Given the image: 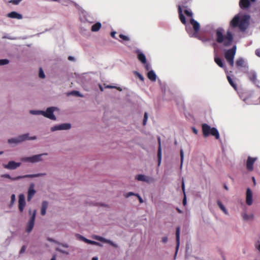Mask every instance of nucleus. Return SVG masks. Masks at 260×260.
Listing matches in <instances>:
<instances>
[{"label": "nucleus", "mask_w": 260, "mask_h": 260, "mask_svg": "<svg viewBox=\"0 0 260 260\" xmlns=\"http://www.w3.org/2000/svg\"><path fill=\"white\" fill-rule=\"evenodd\" d=\"M224 30L221 27H219L215 30L216 41L218 43H223L225 47L231 46L233 43L234 37L232 32L228 30L226 35H223Z\"/></svg>", "instance_id": "f257e3e1"}, {"label": "nucleus", "mask_w": 260, "mask_h": 260, "mask_svg": "<svg viewBox=\"0 0 260 260\" xmlns=\"http://www.w3.org/2000/svg\"><path fill=\"white\" fill-rule=\"evenodd\" d=\"M249 15H243L240 18L239 15H237L230 22V27L232 28L239 27L242 31H244L249 25Z\"/></svg>", "instance_id": "f03ea898"}, {"label": "nucleus", "mask_w": 260, "mask_h": 260, "mask_svg": "<svg viewBox=\"0 0 260 260\" xmlns=\"http://www.w3.org/2000/svg\"><path fill=\"white\" fill-rule=\"evenodd\" d=\"M203 134L204 137H207L209 135L214 136L216 139L219 138V134L217 129L215 127H211L206 123H204L202 125Z\"/></svg>", "instance_id": "7ed1b4c3"}, {"label": "nucleus", "mask_w": 260, "mask_h": 260, "mask_svg": "<svg viewBox=\"0 0 260 260\" xmlns=\"http://www.w3.org/2000/svg\"><path fill=\"white\" fill-rule=\"evenodd\" d=\"M236 46H234L231 49L227 50L224 53V57L231 67L234 64V59L236 52Z\"/></svg>", "instance_id": "20e7f679"}, {"label": "nucleus", "mask_w": 260, "mask_h": 260, "mask_svg": "<svg viewBox=\"0 0 260 260\" xmlns=\"http://www.w3.org/2000/svg\"><path fill=\"white\" fill-rule=\"evenodd\" d=\"M46 175V173H38L35 174H29V175H25L23 176H19L16 177H12L9 174H4L2 175V177L8 178L12 181L18 180L22 178H35L40 176H43Z\"/></svg>", "instance_id": "39448f33"}, {"label": "nucleus", "mask_w": 260, "mask_h": 260, "mask_svg": "<svg viewBox=\"0 0 260 260\" xmlns=\"http://www.w3.org/2000/svg\"><path fill=\"white\" fill-rule=\"evenodd\" d=\"M55 108L53 107L48 108L46 111H30V113L32 114H38L41 113L44 116L48 118L51 120H56V117L55 115L53 114V112L54 111Z\"/></svg>", "instance_id": "423d86ee"}, {"label": "nucleus", "mask_w": 260, "mask_h": 260, "mask_svg": "<svg viewBox=\"0 0 260 260\" xmlns=\"http://www.w3.org/2000/svg\"><path fill=\"white\" fill-rule=\"evenodd\" d=\"M28 135V134H25L19 136L17 138L10 139L8 140V143L10 144H18L26 140H35L37 138L36 136L29 137Z\"/></svg>", "instance_id": "0eeeda50"}, {"label": "nucleus", "mask_w": 260, "mask_h": 260, "mask_svg": "<svg viewBox=\"0 0 260 260\" xmlns=\"http://www.w3.org/2000/svg\"><path fill=\"white\" fill-rule=\"evenodd\" d=\"M47 153H42L38 155H35L30 157H26L22 159V160L25 162H30L32 163L39 162L42 160V156L44 155H47Z\"/></svg>", "instance_id": "6e6552de"}, {"label": "nucleus", "mask_w": 260, "mask_h": 260, "mask_svg": "<svg viewBox=\"0 0 260 260\" xmlns=\"http://www.w3.org/2000/svg\"><path fill=\"white\" fill-rule=\"evenodd\" d=\"M190 23L193 26V28L194 31V32L193 34V36L200 39V37H199L198 35V32L200 29V25L199 23H198L193 19H191L190 20Z\"/></svg>", "instance_id": "1a4fd4ad"}, {"label": "nucleus", "mask_w": 260, "mask_h": 260, "mask_svg": "<svg viewBox=\"0 0 260 260\" xmlns=\"http://www.w3.org/2000/svg\"><path fill=\"white\" fill-rule=\"evenodd\" d=\"M36 210H34L32 214L31 215V218L29 220V221L28 222L27 227H26V231L28 233L30 232L34 226L35 224V220L36 218Z\"/></svg>", "instance_id": "9d476101"}, {"label": "nucleus", "mask_w": 260, "mask_h": 260, "mask_svg": "<svg viewBox=\"0 0 260 260\" xmlns=\"http://www.w3.org/2000/svg\"><path fill=\"white\" fill-rule=\"evenodd\" d=\"M25 205L26 203L24 195L23 194H19L18 200V209L20 212H22L23 211Z\"/></svg>", "instance_id": "9b49d317"}, {"label": "nucleus", "mask_w": 260, "mask_h": 260, "mask_svg": "<svg viewBox=\"0 0 260 260\" xmlns=\"http://www.w3.org/2000/svg\"><path fill=\"white\" fill-rule=\"evenodd\" d=\"M71 127V125L70 123H63L58 125H55L51 128L52 132L58 130L69 129Z\"/></svg>", "instance_id": "f8f14e48"}, {"label": "nucleus", "mask_w": 260, "mask_h": 260, "mask_svg": "<svg viewBox=\"0 0 260 260\" xmlns=\"http://www.w3.org/2000/svg\"><path fill=\"white\" fill-rule=\"evenodd\" d=\"M257 160L256 157H251L249 156L246 161V168L249 171H251L253 170V164Z\"/></svg>", "instance_id": "ddd939ff"}, {"label": "nucleus", "mask_w": 260, "mask_h": 260, "mask_svg": "<svg viewBox=\"0 0 260 260\" xmlns=\"http://www.w3.org/2000/svg\"><path fill=\"white\" fill-rule=\"evenodd\" d=\"M36 191L35 189V184L33 183L30 184L29 186L27 200L28 202L30 201L34 195L35 194Z\"/></svg>", "instance_id": "4468645a"}, {"label": "nucleus", "mask_w": 260, "mask_h": 260, "mask_svg": "<svg viewBox=\"0 0 260 260\" xmlns=\"http://www.w3.org/2000/svg\"><path fill=\"white\" fill-rule=\"evenodd\" d=\"M20 162H16L14 161H10L8 164L4 165V167L5 168L9 170H14L20 166Z\"/></svg>", "instance_id": "2eb2a0df"}, {"label": "nucleus", "mask_w": 260, "mask_h": 260, "mask_svg": "<svg viewBox=\"0 0 260 260\" xmlns=\"http://www.w3.org/2000/svg\"><path fill=\"white\" fill-rule=\"evenodd\" d=\"M246 202L248 205H251L252 204V192L249 188L246 190Z\"/></svg>", "instance_id": "dca6fc26"}, {"label": "nucleus", "mask_w": 260, "mask_h": 260, "mask_svg": "<svg viewBox=\"0 0 260 260\" xmlns=\"http://www.w3.org/2000/svg\"><path fill=\"white\" fill-rule=\"evenodd\" d=\"M239 4L241 9H247L250 6V1L249 0H240Z\"/></svg>", "instance_id": "f3484780"}, {"label": "nucleus", "mask_w": 260, "mask_h": 260, "mask_svg": "<svg viewBox=\"0 0 260 260\" xmlns=\"http://www.w3.org/2000/svg\"><path fill=\"white\" fill-rule=\"evenodd\" d=\"M95 239L100 242L108 243L114 247H117V246L114 244L112 241L110 240L106 239L102 237L96 236Z\"/></svg>", "instance_id": "a211bd4d"}, {"label": "nucleus", "mask_w": 260, "mask_h": 260, "mask_svg": "<svg viewBox=\"0 0 260 260\" xmlns=\"http://www.w3.org/2000/svg\"><path fill=\"white\" fill-rule=\"evenodd\" d=\"M158 143V148L157 152V157H158V165L159 166L161 160V140L160 137L157 138Z\"/></svg>", "instance_id": "6ab92c4d"}, {"label": "nucleus", "mask_w": 260, "mask_h": 260, "mask_svg": "<svg viewBox=\"0 0 260 260\" xmlns=\"http://www.w3.org/2000/svg\"><path fill=\"white\" fill-rule=\"evenodd\" d=\"M7 17L11 18H14V19H21L22 18V15L15 11L11 12L7 14Z\"/></svg>", "instance_id": "aec40b11"}, {"label": "nucleus", "mask_w": 260, "mask_h": 260, "mask_svg": "<svg viewBox=\"0 0 260 260\" xmlns=\"http://www.w3.org/2000/svg\"><path fill=\"white\" fill-rule=\"evenodd\" d=\"M136 179L139 181H142L146 182H149L152 180L151 178L141 174L137 175L136 176Z\"/></svg>", "instance_id": "412c9836"}, {"label": "nucleus", "mask_w": 260, "mask_h": 260, "mask_svg": "<svg viewBox=\"0 0 260 260\" xmlns=\"http://www.w3.org/2000/svg\"><path fill=\"white\" fill-rule=\"evenodd\" d=\"M77 237H78L81 240L83 241L84 242H85V243H86L87 244L95 245H101V244L99 243L94 241H91V240H88V239L85 238V237H83L82 236L80 235L79 234L77 235Z\"/></svg>", "instance_id": "4be33fe9"}, {"label": "nucleus", "mask_w": 260, "mask_h": 260, "mask_svg": "<svg viewBox=\"0 0 260 260\" xmlns=\"http://www.w3.org/2000/svg\"><path fill=\"white\" fill-rule=\"evenodd\" d=\"M178 10L179 17V19H180L181 22L183 24H186V19H185V16H184V15L182 13V7L180 5L178 6Z\"/></svg>", "instance_id": "5701e85b"}, {"label": "nucleus", "mask_w": 260, "mask_h": 260, "mask_svg": "<svg viewBox=\"0 0 260 260\" xmlns=\"http://www.w3.org/2000/svg\"><path fill=\"white\" fill-rule=\"evenodd\" d=\"M236 65L238 68H248L247 64L245 62V60L242 58H239L236 60Z\"/></svg>", "instance_id": "b1692460"}, {"label": "nucleus", "mask_w": 260, "mask_h": 260, "mask_svg": "<svg viewBox=\"0 0 260 260\" xmlns=\"http://www.w3.org/2000/svg\"><path fill=\"white\" fill-rule=\"evenodd\" d=\"M247 76L249 79L253 83H255L256 82V75L254 72L250 71L247 73Z\"/></svg>", "instance_id": "393cba45"}, {"label": "nucleus", "mask_w": 260, "mask_h": 260, "mask_svg": "<svg viewBox=\"0 0 260 260\" xmlns=\"http://www.w3.org/2000/svg\"><path fill=\"white\" fill-rule=\"evenodd\" d=\"M214 61L216 62V63L220 68L225 69V66H224L222 59H221L220 57L215 56L214 57Z\"/></svg>", "instance_id": "a878e982"}, {"label": "nucleus", "mask_w": 260, "mask_h": 260, "mask_svg": "<svg viewBox=\"0 0 260 260\" xmlns=\"http://www.w3.org/2000/svg\"><path fill=\"white\" fill-rule=\"evenodd\" d=\"M48 203L47 201H43L42 203V207L41 210V214L44 216L46 214V209L48 207Z\"/></svg>", "instance_id": "bb28decb"}, {"label": "nucleus", "mask_w": 260, "mask_h": 260, "mask_svg": "<svg viewBox=\"0 0 260 260\" xmlns=\"http://www.w3.org/2000/svg\"><path fill=\"white\" fill-rule=\"evenodd\" d=\"M147 77L152 81H155L156 79V75L153 70H151L148 72Z\"/></svg>", "instance_id": "cd10ccee"}, {"label": "nucleus", "mask_w": 260, "mask_h": 260, "mask_svg": "<svg viewBox=\"0 0 260 260\" xmlns=\"http://www.w3.org/2000/svg\"><path fill=\"white\" fill-rule=\"evenodd\" d=\"M176 251L178 250L179 247V244H180V228L177 227L176 228Z\"/></svg>", "instance_id": "c85d7f7f"}, {"label": "nucleus", "mask_w": 260, "mask_h": 260, "mask_svg": "<svg viewBox=\"0 0 260 260\" xmlns=\"http://www.w3.org/2000/svg\"><path fill=\"white\" fill-rule=\"evenodd\" d=\"M102 25L101 23L97 22L95 24H94L91 28V30L92 31L95 32L100 30V29L101 28Z\"/></svg>", "instance_id": "c756f323"}, {"label": "nucleus", "mask_w": 260, "mask_h": 260, "mask_svg": "<svg viewBox=\"0 0 260 260\" xmlns=\"http://www.w3.org/2000/svg\"><path fill=\"white\" fill-rule=\"evenodd\" d=\"M138 58L143 63H146V58L145 55L143 53H142L141 52H139L138 54Z\"/></svg>", "instance_id": "7c9ffc66"}, {"label": "nucleus", "mask_w": 260, "mask_h": 260, "mask_svg": "<svg viewBox=\"0 0 260 260\" xmlns=\"http://www.w3.org/2000/svg\"><path fill=\"white\" fill-rule=\"evenodd\" d=\"M217 203L220 209L224 212V213L228 215L229 214L228 211L226 210L222 203L220 201L218 200Z\"/></svg>", "instance_id": "2f4dec72"}, {"label": "nucleus", "mask_w": 260, "mask_h": 260, "mask_svg": "<svg viewBox=\"0 0 260 260\" xmlns=\"http://www.w3.org/2000/svg\"><path fill=\"white\" fill-rule=\"evenodd\" d=\"M228 80L230 83V84L235 89H237V84L233 81V79L230 76H227Z\"/></svg>", "instance_id": "473e14b6"}, {"label": "nucleus", "mask_w": 260, "mask_h": 260, "mask_svg": "<svg viewBox=\"0 0 260 260\" xmlns=\"http://www.w3.org/2000/svg\"><path fill=\"white\" fill-rule=\"evenodd\" d=\"M192 0H180V4H181V7L182 8H187L188 7V4L189 3H190V2Z\"/></svg>", "instance_id": "72a5a7b5"}, {"label": "nucleus", "mask_w": 260, "mask_h": 260, "mask_svg": "<svg viewBox=\"0 0 260 260\" xmlns=\"http://www.w3.org/2000/svg\"><path fill=\"white\" fill-rule=\"evenodd\" d=\"M253 215L251 214V215H248L246 213H244L243 215V218L244 219V220H249V219H253Z\"/></svg>", "instance_id": "f704fd0d"}, {"label": "nucleus", "mask_w": 260, "mask_h": 260, "mask_svg": "<svg viewBox=\"0 0 260 260\" xmlns=\"http://www.w3.org/2000/svg\"><path fill=\"white\" fill-rule=\"evenodd\" d=\"M39 76L40 78H42V79H43L45 77V74H44L42 68H40L39 69Z\"/></svg>", "instance_id": "c9c22d12"}, {"label": "nucleus", "mask_w": 260, "mask_h": 260, "mask_svg": "<svg viewBox=\"0 0 260 260\" xmlns=\"http://www.w3.org/2000/svg\"><path fill=\"white\" fill-rule=\"evenodd\" d=\"M9 62V61L7 59H0V66L7 64Z\"/></svg>", "instance_id": "e433bc0d"}, {"label": "nucleus", "mask_w": 260, "mask_h": 260, "mask_svg": "<svg viewBox=\"0 0 260 260\" xmlns=\"http://www.w3.org/2000/svg\"><path fill=\"white\" fill-rule=\"evenodd\" d=\"M119 36L120 38L122 39V40H123L124 41H128L129 40V39L128 37H127L123 34H120Z\"/></svg>", "instance_id": "4c0bfd02"}, {"label": "nucleus", "mask_w": 260, "mask_h": 260, "mask_svg": "<svg viewBox=\"0 0 260 260\" xmlns=\"http://www.w3.org/2000/svg\"><path fill=\"white\" fill-rule=\"evenodd\" d=\"M70 94H72L73 95L77 96H82V95L80 94V93L78 91H72Z\"/></svg>", "instance_id": "58836bf2"}, {"label": "nucleus", "mask_w": 260, "mask_h": 260, "mask_svg": "<svg viewBox=\"0 0 260 260\" xmlns=\"http://www.w3.org/2000/svg\"><path fill=\"white\" fill-rule=\"evenodd\" d=\"M184 13L186 14V15L187 16H188V17H192V13L188 10H185L184 11Z\"/></svg>", "instance_id": "ea45409f"}, {"label": "nucleus", "mask_w": 260, "mask_h": 260, "mask_svg": "<svg viewBox=\"0 0 260 260\" xmlns=\"http://www.w3.org/2000/svg\"><path fill=\"white\" fill-rule=\"evenodd\" d=\"M16 200L15 195L13 194L11 196V205H13Z\"/></svg>", "instance_id": "a19ab883"}, {"label": "nucleus", "mask_w": 260, "mask_h": 260, "mask_svg": "<svg viewBox=\"0 0 260 260\" xmlns=\"http://www.w3.org/2000/svg\"><path fill=\"white\" fill-rule=\"evenodd\" d=\"M147 118H148L147 113L146 112H145L144 114V119H143V124L144 125H146L147 120Z\"/></svg>", "instance_id": "79ce46f5"}, {"label": "nucleus", "mask_w": 260, "mask_h": 260, "mask_svg": "<svg viewBox=\"0 0 260 260\" xmlns=\"http://www.w3.org/2000/svg\"><path fill=\"white\" fill-rule=\"evenodd\" d=\"M136 74L137 75V76H138V77L139 78V79L140 80H141L142 81H144V77L141 74H140L139 73L136 72Z\"/></svg>", "instance_id": "37998d69"}, {"label": "nucleus", "mask_w": 260, "mask_h": 260, "mask_svg": "<svg viewBox=\"0 0 260 260\" xmlns=\"http://www.w3.org/2000/svg\"><path fill=\"white\" fill-rule=\"evenodd\" d=\"M22 0H11L9 3L13 4V5H18Z\"/></svg>", "instance_id": "c03bdc74"}, {"label": "nucleus", "mask_w": 260, "mask_h": 260, "mask_svg": "<svg viewBox=\"0 0 260 260\" xmlns=\"http://www.w3.org/2000/svg\"><path fill=\"white\" fill-rule=\"evenodd\" d=\"M136 194H137L136 193H135L133 192H129L128 193H127L126 194H125V198H127L128 197H129L130 196H136Z\"/></svg>", "instance_id": "a18cd8bd"}, {"label": "nucleus", "mask_w": 260, "mask_h": 260, "mask_svg": "<svg viewBox=\"0 0 260 260\" xmlns=\"http://www.w3.org/2000/svg\"><path fill=\"white\" fill-rule=\"evenodd\" d=\"M145 64V69L147 70V71H149L150 69V66L149 64L148 63H147V62H146V63H144Z\"/></svg>", "instance_id": "49530a36"}, {"label": "nucleus", "mask_w": 260, "mask_h": 260, "mask_svg": "<svg viewBox=\"0 0 260 260\" xmlns=\"http://www.w3.org/2000/svg\"><path fill=\"white\" fill-rule=\"evenodd\" d=\"M180 156H181V162L182 164L183 160V152L182 150H181V151H180Z\"/></svg>", "instance_id": "de8ad7c7"}, {"label": "nucleus", "mask_w": 260, "mask_h": 260, "mask_svg": "<svg viewBox=\"0 0 260 260\" xmlns=\"http://www.w3.org/2000/svg\"><path fill=\"white\" fill-rule=\"evenodd\" d=\"M255 53L256 55H257L258 57H260V49H257L255 50Z\"/></svg>", "instance_id": "09e8293b"}, {"label": "nucleus", "mask_w": 260, "mask_h": 260, "mask_svg": "<svg viewBox=\"0 0 260 260\" xmlns=\"http://www.w3.org/2000/svg\"><path fill=\"white\" fill-rule=\"evenodd\" d=\"M25 249H26V247L24 245L23 246L21 249H20V253H23L25 251Z\"/></svg>", "instance_id": "8fccbe9b"}, {"label": "nucleus", "mask_w": 260, "mask_h": 260, "mask_svg": "<svg viewBox=\"0 0 260 260\" xmlns=\"http://www.w3.org/2000/svg\"><path fill=\"white\" fill-rule=\"evenodd\" d=\"M136 196H137L139 199V201L140 202V203H142L143 202V199H142V198L140 196L139 194H136Z\"/></svg>", "instance_id": "3c124183"}, {"label": "nucleus", "mask_w": 260, "mask_h": 260, "mask_svg": "<svg viewBox=\"0 0 260 260\" xmlns=\"http://www.w3.org/2000/svg\"><path fill=\"white\" fill-rule=\"evenodd\" d=\"M168 241V237H164L162 238V242L163 243H166Z\"/></svg>", "instance_id": "603ef678"}, {"label": "nucleus", "mask_w": 260, "mask_h": 260, "mask_svg": "<svg viewBox=\"0 0 260 260\" xmlns=\"http://www.w3.org/2000/svg\"><path fill=\"white\" fill-rule=\"evenodd\" d=\"M116 32L115 31H112L111 32V36L113 38H116L115 37V35H116Z\"/></svg>", "instance_id": "864d4df0"}, {"label": "nucleus", "mask_w": 260, "mask_h": 260, "mask_svg": "<svg viewBox=\"0 0 260 260\" xmlns=\"http://www.w3.org/2000/svg\"><path fill=\"white\" fill-rule=\"evenodd\" d=\"M105 88H116V86H112V85H107L105 86Z\"/></svg>", "instance_id": "5fc2aeb1"}, {"label": "nucleus", "mask_w": 260, "mask_h": 260, "mask_svg": "<svg viewBox=\"0 0 260 260\" xmlns=\"http://www.w3.org/2000/svg\"><path fill=\"white\" fill-rule=\"evenodd\" d=\"M183 204L184 205H185L186 204V199L185 195L184 196V198L183 200Z\"/></svg>", "instance_id": "6e6d98bb"}, {"label": "nucleus", "mask_w": 260, "mask_h": 260, "mask_svg": "<svg viewBox=\"0 0 260 260\" xmlns=\"http://www.w3.org/2000/svg\"><path fill=\"white\" fill-rule=\"evenodd\" d=\"M182 189L183 191L184 192L185 185H184V183L183 181H182Z\"/></svg>", "instance_id": "4d7b16f0"}, {"label": "nucleus", "mask_w": 260, "mask_h": 260, "mask_svg": "<svg viewBox=\"0 0 260 260\" xmlns=\"http://www.w3.org/2000/svg\"><path fill=\"white\" fill-rule=\"evenodd\" d=\"M192 131H193V132L195 134H198V130H197L196 128L193 127V128H192Z\"/></svg>", "instance_id": "13d9d810"}, {"label": "nucleus", "mask_w": 260, "mask_h": 260, "mask_svg": "<svg viewBox=\"0 0 260 260\" xmlns=\"http://www.w3.org/2000/svg\"><path fill=\"white\" fill-rule=\"evenodd\" d=\"M50 260H56V255H53Z\"/></svg>", "instance_id": "bf43d9fd"}, {"label": "nucleus", "mask_w": 260, "mask_h": 260, "mask_svg": "<svg viewBox=\"0 0 260 260\" xmlns=\"http://www.w3.org/2000/svg\"><path fill=\"white\" fill-rule=\"evenodd\" d=\"M68 59L69 60H74V58L73 56H70L68 57Z\"/></svg>", "instance_id": "052dcab7"}, {"label": "nucleus", "mask_w": 260, "mask_h": 260, "mask_svg": "<svg viewBox=\"0 0 260 260\" xmlns=\"http://www.w3.org/2000/svg\"><path fill=\"white\" fill-rule=\"evenodd\" d=\"M61 245L64 247H66V248H68V245L67 244H61Z\"/></svg>", "instance_id": "680f3d73"}, {"label": "nucleus", "mask_w": 260, "mask_h": 260, "mask_svg": "<svg viewBox=\"0 0 260 260\" xmlns=\"http://www.w3.org/2000/svg\"><path fill=\"white\" fill-rule=\"evenodd\" d=\"M92 260H98V258L97 257H93Z\"/></svg>", "instance_id": "e2e57ef3"}, {"label": "nucleus", "mask_w": 260, "mask_h": 260, "mask_svg": "<svg viewBox=\"0 0 260 260\" xmlns=\"http://www.w3.org/2000/svg\"><path fill=\"white\" fill-rule=\"evenodd\" d=\"M117 89H118V90L119 91H121L122 90V89L120 88V87H116V88Z\"/></svg>", "instance_id": "0e129e2a"}, {"label": "nucleus", "mask_w": 260, "mask_h": 260, "mask_svg": "<svg viewBox=\"0 0 260 260\" xmlns=\"http://www.w3.org/2000/svg\"><path fill=\"white\" fill-rule=\"evenodd\" d=\"M57 250L59 251V252H61V253H64V251L60 250V249H57Z\"/></svg>", "instance_id": "69168bd1"}, {"label": "nucleus", "mask_w": 260, "mask_h": 260, "mask_svg": "<svg viewBox=\"0 0 260 260\" xmlns=\"http://www.w3.org/2000/svg\"><path fill=\"white\" fill-rule=\"evenodd\" d=\"M252 180H253V182L254 184H255V180L254 177L252 178Z\"/></svg>", "instance_id": "338daca9"}, {"label": "nucleus", "mask_w": 260, "mask_h": 260, "mask_svg": "<svg viewBox=\"0 0 260 260\" xmlns=\"http://www.w3.org/2000/svg\"><path fill=\"white\" fill-rule=\"evenodd\" d=\"M177 210L179 213H181V211L179 209L177 208Z\"/></svg>", "instance_id": "774afa93"}]
</instances>
